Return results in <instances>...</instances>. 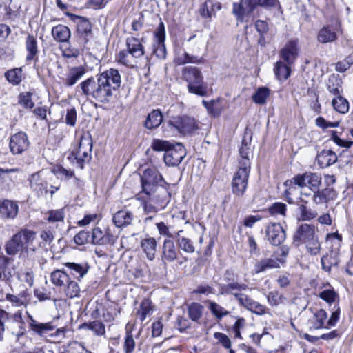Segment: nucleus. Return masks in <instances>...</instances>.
Wrapping results in <instances>:
<instances>
[{
    "label": "nucleus",
    "mask_w": 353,
    "mask_h": 353,
    "mask_svg": "<svg viewBox=\"0 0 353 353\" xmlns=\"http://www.w3.org/2000/svg\"><path fill=\"white\" fill-rule=\"evenodd\" d=\"M36 240L35 232L22 228L6 242V253L9 256L18 255L25 265H32L38 259L39 254V248L35 244Z\"/></svg>",
    "instance_id": "1"
},
{
    "label": "nucleus",
    "mask_w": 353,
    "mask_h": 353,
    "mask_svg": "<svg viewBox=\"0 0 353 353\" xmlns=\"http://www.w3.org/2000/svg\"><path fill=\"white\" fill-rule=\"evenodd\" d=\"M78 88L86 99L94 100L99 103H108L113 97L111 92L97 74L81 82Z\"/></svg>",
    "instance_id": "2"
},
{
    "label": "nucleus",
    "mask_w": 353,
    "mask_h": 353,
    "mask_svg": "<svg viewBox=\"0 0 353 353\" xmlns=\"http://www.w3.org/2000/svg\"><path fill=\"white\" fill-rule=\"evenodd\" d=\"M126 49L121 50L116 56L118 63L130 68L134 67L137 60L144 55V47L141 41L134 37L125 39Z\"/></svg>",
    "instance_id": "3"
},
{
    "label": "nucleus",
    "mask_w": 353,
    "mask_h": 353,
    "mask_svg": "<svg viewBox=\"0 0 353 353\" xmlns=\"http://www.w3.org/2000/svg\"><path fill=\"white\" fill-rule=\"evenodd\" d=\"M182 76L188 83L187 89L190 93L201 97H205L208 94V85L204 82L202 72L198 68H184Z\"/></svg>",
    "instance_id": "4"
},
{
    "label": "nucleus",
    "mask_w": 353,
    "mask_h": 353,
    "mask_svg": "<svg viewBox=\"0 0 353 353\" xmlns=\"http://www.w3.org/2000/svg\"><path fill=\"white\" fill-rule=\"evenodd\" d=\"M250 163L245 161L243 166H238L232 181V192L237 196H243L245 194L250 172Z\"/></svg>",
    "instance_id": "5"
},
{
    "label": "nucleus",
    "mask_w": 353,
    "mask_h": 353,
    "mask_svg": "<svg viewBox=\"0 0 353 353\" xmlns=\"http://www.w3.org/2000/svg\"><path fill=\"white\" fill-rule=\"evenodd\" d=\"M340 310L332 311L327 319V314L325 310H316L310 319V328L320 329L334 326L339 319Z\"/></svg>",
    "instance_id": "6"
},
{
    "label": "nucleus",
    "mask_w": 353,
    "mask_h": 353,
    "mask_svg": "<svg viewBox=\"0 0 353 353\" xmlns=\"http://www.w3.org/2000/svg\"><path fill=\"white\" fill-rule=\"evenodd\" d=\"M162 175L154 168H148L144 170L141 176L142 192L150 194L152 189L157 188L156 185L163 181Z\"/></svg>",
    "instance_id": "7"
},
{
    "label": "nucleus",
    "mask_w": 353,
    "mask_h": 353,
    "mask_svg": "<svg viewBox=\"0 0 353 353\" xmlns=\"http://www.w3.org/2000/svg\"><path fill=\"white\" fill-rule=\"evenodd\" d=\"M169 126L181 134H189L198 128L194 118L188 116L172 117L168 122Z\"/></svg>",
    "instance_id": "8"
},
{
    "label": "nucleus",
    "mask_w": 353,
    "mask_h": 353,
    "mask_svg": "<svg viewBox=\"0 0 353 353\" xmlns=\"http://www.w3.org/2000/svg\"><path fill=\"white\" fill-rule=\"evenodd\" d=\"M97 75L109 91L111 92L112 95L115 91H117L120 88L121 85V77L118 70L110 68L97 74Z\"/></svg>",
    "instance_id": "9"
},
{
    "label": "nucleus",
    "mask_w": 353,
    "mask_h": 353,
    "mask_svg": "<svg viewBox=\"0 0 353 353\" xmlns=\"http://www.w3.org/2000/svg\"><path fill=\"white\" fill-rule=\"evenodd\" d=\"M265 237L271 245L278 246L284 241L286 235L280 223H270L265 228Z\"/></svg>",
    "instance_id": "10"
},
{
    "label": "nucleus",
    "mask_w": 353,
    "mask_h": 353,
    "mask_svg": "<svg viewBox=\"0 0 353 353\" xmlns=\"http://www.w3.org/2000/svg\"><path fill=\"white\" fill-rule=\"evenodd\" d=\"M186 155L185 149L181 143L172 145L164 154V162L169 166L178 165Z\"/></svg>",
    "instance_id": "11"
},
{
    "label": "nucleus",
    "mask_w": 353,
    "mask_h": 353,
    "mask_svg": "<svg viewBox=\"0 0 353 353\" xmlns=\"http://www.w3.org/2000/svg\"><path fill=\"white\" fill-rule=\"evenodd\" d=\"M295 184L300 187H308L312 191L319 189L321 176L315 172H305L294 178Z\"/></svg>",
    "instance_id": "12"
},
{
    "label": "nucleus",
    "mask_w": 353,
    "mask_h": 353,
    "mask_svg": "<svg viewBox=\"0 0 353 353\" xmlns=\"http://www.w3.org/2000/svg\"><path fill=\"white\" fill-rule=\"evenodd\" d=\"M232 6V13L236 19L241 21L245 17L251 16L257 8L256 3L254 0H241L239 3H234Z\"/></svg>",
    "instance_id": "13"
},
{
    "label": "nucleus",
    "mask_w": 353,
    "mask_h": 353,
    "mask_svg": "<svg viewBox=\"0 0 353 353\" xmlns=\"http://www.w3.org/2000/svg\"><path fill=\"white\" fill-rule=\"evenodd\" d=\"M30 142L27 134L23 132H19L10 138L9 147L13 154H20L28 150Z\"/></svg>",
    "instance_id": "14"
},
{
    "label": "nucleus",
    "mask_w": 353,
    "mask_h": 353,
    "mask_svg": "<svg viewBox=\"0 0 353 353\" xmlns=\"http://www.w3.org/2000/svg\"><path fill=\"white\" fill-rule=\"evenodd\" d=\"M315 226L312 224L303 223L299 225L293 235V244L299 247L315 236Z\"/></svg>",
    "instance_id": "15"
},
{
    "label": "nucleus",
    "mask_w": 353,
    "mask_h": 353,
    "mask_svg": "<svg viewBox=\"0 0 353 353\" xmlns=\"http://www.w3.org/2000/svg\"><path fill=\"white\" fill-rule=\"evenodd\" d=\"M299 54L298 40L293 39L288 41L281 50L280 57L288 65H292L297 59Z\"/></svg>",
    "instance_id": "16"
},
{
    "label": "nucleus",
    "mask_w": 353,
    "mask_h": 353,
    "mask_svg": "<svg viewBox=\"0 0 353 353\" xmlns=\"http://www.w3.org/2000/svg\"><path fill=\"white\" fill-rule=\"evenodd\" d=\"M161 259L164 263H171L177 259L179 250L170 239H165L162 245Z\"/></svg>",
    "instance_id": "17"
},
{
    "label": "nucleus",
    "mask_w": 353,
    "mask_h": 353,
    "mask_svg": "<svg viewBox=\"0 0 353 353\" xmlns=\"http://www.w3.org/2000/svg\"><path fill=\"white\" fill-rule=\"evenodd\" d=\"M28 180L31 190L37 196H43L48 193V182L41 177L39 172L30 175Z\"/></svg>",
    "instance_id": "18"
},
{
    "label": "nucleus",
    "mask_w": 353,
    "mask_h": 353,
    "mask_svg": "<svg viewBox=\"0 0 353 353\" xmlns=\"http://www.w3.org/2000/svg\"><path fill=\"white\" fill-rule=\"evenodd\" d=\"M152 192L150 194H144L161 209H164L170 201V192L163 188H156L152 189Z\"/></svg>",
    "instance_id": "19"
},
{
    "label": "nucleus",
    "mask_w": 353,
    "mask_h": 353,
    "mask_svg": "<svg viewBox=\"0 0 353 353\" xmlns=\"http://www.w3.org/2000/svg\"><path fill=\"white\" fill-rule=\"evenodd\" d=\"M221 9V3L220 2L207 0L201 4L199 12L202 18L210 21L212 17L216 15L217 11Z\"/></svg>",
    "instance_id": "20"
},
{
    "label": "nucleus",
    "mask_w": 353,
    "mask_h": 353,
    "mask_svg": "<svg viewBox=\"0 0 353 353\" xmlns=\"http://www.w3.org/2000/svg\"><path fill=\"white\" fill-rule=\"evenodd\" d=\"M80 21L77 23V34L79 37L80 44L84 46L89 41L92 35L91 23L88 19L79 17Z\"/></svg>",
    "instance_id": "21"
},
{
    "label": "nucleus",
    "mask_w": 353,
    "mask_h": 353,
    "mask_svg": "<svg viewBox=\"0 0 353 353\" xmlns=\"http://www.w3.org/2000/svg\"><path fill=\"white\" fill-rule=\"evenodd\" d=\"M19 206L14 201L3 200L0 201V216L3 219H13L18 214Z\"/></svg>",
    "instance_id": "22"
},
{
    "label": "nucleus",
    "mask_w": 353,
    "mask_h": 353,
    "mask_svg": "<svg viewBox=\"0 0 353 353\" xmlns=\"http://www.w3.org/2000/svg\"><path fill=\"white\" fill-rule=\"evenodd\" d=\"M85 72V68L81 65L72 67L63 79V84L68 87L73 86L83 77Z\"/></svg>",
    "instance_id": "23"
},
{
    "label": "nucleus",
    "mask_w": 353,
    "mask_h": 353,
    "mask_svg": "<svg viewBox=\"0 0 353 353\" xmlns=\"http://www.w3.org/2000/svg\"><path fill=\"white\" fill-rule=\"evenodd\" d=\"M68 268V274L72 275L74 279L81 280L88 272L90 266L88 263H77L68 262L64 264Z\"/></svg>",
    "instance_id": "24"
},
{
    "label": "nucleus",
    "mask_w": 353,
    "mask_h": 353,
    "mask_svg": "<svg viewBox=\"0 0 353 353\" xmlns=\"http://www.w3.org/2000/svg\"><path fill=\"white\" fill-rule=\"evenodd\" d=\"M51 34L53 39L59 43H67L71 37L70 28L63 24H59L52 27Z\"/></svg>",
    "instance_id": "25"
},
{
    "label": "nucleus",
    "mask_w": 353,
    "mask_h": 353,
    "mask_svg": "<svg viewBox=\"0 0 353 353\" xmlns=\"http://www.w3.org/2000/svg\"><path fill=\"white\" fill-rule=\"evenodd\" d=\"M280 260L278 259L265 258L257 261L254 266V272L255 274H259L267 271L269 269L280 268Z\"/></svg>",
    "instance_id": "26"
},
{
    "label": "nucleus",
    "mask_w": 353,
    "mask_h": 353,
    "mask_svg": "<svg viewBox=\"0 0 353 353\" xmlns=\"http://www.w3.org/2000/svg\"><path fill=\"white\" fill-rule=\"evenodd\" d=\"M28 317L30 319L29 325L30 329L41 336H46L49 332L54 330L56 327L51 322L42 323L34 320L30 315H28Z\"/></svg>",
    "instance_id": "27"
},
{
    "label": "nucleus",
    "mask_w": 353,
    "mask_h": 353,
    "mask_svg": "<svg viewBox=\"0 0 353 353\" xmlns=\"http://www.w3.org/2000/svg\"><path fill=\"white\" fill-rule=\"evenodd\" d=\"M203 59L196 55H191L184 50H179L175 56L174 62L179 65L185 63L199 64L203 63Z\"/></svg>",
    "instance_id": "28"
},
{
    "label": "nucleus",
    "mask_w": 353,
    "mask_h": 353,
    "mask_svg": "<svg viewBox=\"0 0 353 353\" xmlns=\"http://www.w3.org/2000/svg\"><path fill=\"white\" fill-rule=\"evenodd\" d=\"M337 156L331 150H323L317 156L316 161L321 168L329 167L337 161Z\"/></svg>",
    "instance_id": "29"
},
{
    "label": "nucleus",
    "mask_w": 353,
    "mask_h": 353,
    "mask_svg": "<svg viewBox=\"0 0 353 353\" xmlns=\"http://www.w3.org/2000/svg\"><path fill=\"white\" fill-rule=\"evenodd\" d=\"M337 38L334 28L326 26L321 28L318 32L317 40L321 43H327L334 41Z\"/></svg>",
    "instance_id": "30"
},
{
    "label": "nucleus",
    "mask_w": 353,
    "mask_h": 353,
    "mask_svg": "<svg viewBox=\"0 0 353 353\" xmlns=\"http://www.w3.org/2000/svg\"><path fill=\"white\" fill-rule=\"evenodd\" d=\"M26 49L27 51L26 57L27 61L37 60L39 53L38 44L37 39L33 35L29 34L27 37L26 40Z\"/></svg>",
    "instance_id": "31"
},
{
    "label": "nucleus",
    "mask_w": 353,
    "mask_h": 353,
    "mask_svg": "<svg viewBox=\"0 0 353 353\" xmlns=\"http://www.w3.org/2000/svg\"><path fill=\"white\" fill-rule=\"evenodd\" d=\"M157 246V241L153 237L143 239L141 242V247L150 261H152L155 258Z\"/></svg>",
    "instance_id": "32"
},
{
    "label": "nucleus",
    "mask_w": 353,
    "mask_h": 353,
    "mask_svg": "<svg viewBox=\"0 0 353 353\" xmlns=\"http://www.w3.org/2000/svg\"><path fill=\"white\" fill-rule=\"evenodd\" d=\"M339 253L336 250H330L329 253L321 258L322 268L326 272H330L332 266H337L339 263Z\"/></svg>",
    "instance_id": "33"
},
{
    "label": "nucleus",
    "mask_w": 353,
    "mask_h": 353,
    "mask_svg": "<svg viewBox=\"0 0 353 353\" xmlns=\"http://www.w3.org/2000/svg\"><path fill=\"white\" fill-rule=\"evenodd\" d=\"M132 220L133 214L128 210H119L113 216V222L118 228L130 225Z\"/></svg>",
    "instance_id": "34"
},
{
    "label": "nucleus",
    "mask_w": 353,
    "mask_h": 353,
    "mask_svg": "<svg viewBox=\"0 0 353 353\" xmlns=\"http://www.w3.org/2000/svg\"><path fill=\"white\" fill-rule=\"evenodd\" d=\"M163 121V114L159 110H153L146 118L144 125L147 129L152 130L159 127Z\"/></svg>",
    "instance_id": "35"
},
{
    "label": "nucleus",
    "mask_w": 353,
    "mask_h": 353,
    "mask_svg": "<svg viewBox=\"0 0 353 353\" xmlns=\"http://www.w3.org/2000/svg\"><path fill=\"white\" fill-rule=\"evenodd\" d=\"M181 232L183 230H179L175 235L178 246L185 253H193L195 251L193 241L189 238L181 236Z\"/></svg>",
    "instance_id": "36"
},
{
    "label": "nucleus",
    "mask_w": 353,
    "mask_h": 353,
    "mask_svg": "<svg viewBox=\"0 0 353 353\" xmlns=\"http://www.w3.org/2000/svg\"><path fill=\"white\" fill-rule=\"evenodd\" d=\"M70 279L68 272L59 269L53 271L50 274V281L57 286H65Z\"/></svg>",
    "instance_id": "37"
},
{
    "label": "nucleus",
    "mask_w": 353,
    "mask_h": 353,
    "mask_svg": "<svg viewBox=\"0 0 353 353\" xmlns=\"http://www.w3.org/2000/svg\"><path fill=\"white\" fill-rule=\"evenodd\" d=\"M291 65L283 61H277L275 64L274 71L277 79L280 81L286 80L290 75Z\"/></svg>",
    "instance_id": "38"
},
{
    "label": "nucleus",
    "mask_w": 353,
    "mask_h": 353,
    "mask_svg": "<svg viewBox=\"0 0 353 353\" xmlns=\"http://www.w3.org/2000/svg\"><path fill=\"white\" fill-rule=\"evenodd\" d=\"M137 200L142 201L144 212L147 214H155L159 210H162L155 203H153L148 196H141V194L136 196Z\"/></svg>",
    "instance_id": "39"
},
{
    "label": "nucleus",
    "mask_w": 353,
    "mask_h": 353,
    "mask_svg": "<svg viewBox=\"0 0 353 353\" xmlns=\"http://www.w3.org/2000/svg\"><path fill=\"white\" fill-rule=\"evenodd\" d=\"M327 88L330 93L332 94L334 97L341 94L343 92L341 79L334 75L330 77L327 83Z\"/></svg>",
    "instance_id": "40"
},
{
    "label": "nucleus",
    "mask_w": 353,
    "mask_h": 353,
    "mask_svg": "<svg viewBox=\"0 0 353 353\" xmlns=\"http://www.w3.org/2000/svg\"><path fill=\"white\" fill-rule=\"evenodd\" d=\"M332 105L334 109L341 114H345L349 111V102L343 97L342 94L332 99Z\"/></svg>",
    "instance_id": "41"
},
{
    "label": "nucleus",
    "mask_w": 353,
    "mask_h": 353,
    "mask_svg": "<svg viewBox=\"0 0 353 353\" xmlns=\"http://www.w3.org/2000/svg\"><path fill=\"white\" fill-rule=\"evenodd\" d=\"M135 341L132 335V329L128 323L125 327L123 350L125 353H132L135 349Z\"/></svg>",
    "instance_id": "42"
},
{
    "label": "nucleus",
    "mask_w": 353,
    "mask_h": 353,
    "mask_svg": "<svg viewBox=\"0 0 353 353\" xmlns=\"http://www.w3.org/2000/svg\"><path fill=\"white\" fill-rule=\"evenodd\" d=\"M5 77L12 85H19L23 78L21 68H16L8 70L5 73Z\"/></svg>",
    "instance_id": "43"
},
{
    "label": "nucleus",
    "mask_w": 353,
    "mask_h": 353,
    "mask_svg": "<svg viewBox=\"0 0 353 353\" xmlns=\"http://www.w3.org/2000/svg\"><path fill=\"white\" fill-rule=\"evenodd\" d=\"M92 241L94 244L105 245L109 243V235L105 234L100 228L92 230Z\"/></svg>",
    "instance_id": "44"
},
{
    "label": "nucleus",
    "mask_w": 353,
    "mask_h": 353,
    "mask_svg": "<svg viewBox=\"0 0 353 353\" xmlns=\"http://www.w3.org/2000/svg\"><path fill=\"white\" fill-rule=\"evenodd\" d=\"M46 220L50 223L62 222L65 218V212L63 209L51 210L46 214Z\"/></svg>",
    "instance_id": "45"
},
{
    "label": "nucleus",
    "mask_w": 353,
    "mask_h": 353,
    "mask_svg": "<svg viewBox=\"0 0 353 353\" xmlns=\"http://www.w3.org/2000/svg\"><path fill=\"white\" fill-rule=\"evenodd\" d=\"M81 327L92 331L97 336H102L105 332V325L99 321L85 323L81 325Z\"/></svg>",
    "instance_id": "46"
},
{
    "label": "nucleus",
    "mask_w": 353,
    "mask_h": 353,
    "mask_svg": "<svg viewBox=\"0 0 353 353\" xmlns=\"http://www.w3.org/2000/svg\"><path fill=\"white\" fill-rule=\"evenodd\" d=\"M250 143L247 141L246 139L244 138L242 141L241 145L239 148V154L241 159L239 161V165L243 166V163H245V161H248V163H250Z\"/></svg>",
    "instance_id": "47"
},
{
    "label": "nucleus",
    "mask_w": 353,
    "mask_h": 353,
    "mask_svg": "<svg viewBox=\"0 0 353 353\" xmlns=\"http://www.w3.org/2000/svg\"><path fill=\"white\" fill-rule=\"evenodd\" d=\"M247 288V285L245 284H240L238 283H232L228 284H220L219 290L221 293H232L235 295L236 293H234V291H240L242 290H245Z\"/></svg>",
    "instance_id": "48"
},
{
    "label": "nucleus",
    "mask_w": 353,
    "mask_h": 353,
    "mask_svg": "<svg viewBox=\"0 0 353 353\" xmlns=\"http://www.w3.org/2000/svg\"><path fill=\"white\" fill-rule=\"evenodd\" d=\"M202 103L210 114L217 117L221 114V108L219 100H211L210 101L203 100Z\"/></svg>",
    "instance_id": "49"
},
{
    "label": "nucleus",
    "mask_w": 353,
    "mask_h": 353,
    "mask_svg": "<svg viewBox=\"0 0 353 353\" xmlns=\"http://www.w3.org/2000/svg\"><path fill=\"white\" fill-rule=\"evenodd\" d=\"M52 172L62 180H69L74 176V171L69 169L67 170L62 165H57L53 168Z\"/></svg>",
    "instance_id": "50"
},
{
    "label": "nucleus",
    "mask_w": 353,
    "mask_h": 353,
    "mask_svg": "<svg viewBox=\"0 0 353 353\" xmlns=\"http://www.w3.org/2000/svg\"><path fill=\"white\" fill-rule=\"evenodd\" d=\"M270 95L268 88L263 87L259 88L252 96V100L257 104H264L266 102L268 97Z\"/></svg>",
    "instance_id": "51"
},
{
    "label": "nucleus",
    "mask_w": 353,
    "mask_h": 353,
    "mask_svg": "<svg viewBox=\"0 0 353 353\" xmlns=\"http://www.w3.org/2000/svg\"><path fill=\"white\" fill-rule=\"evenodd\" d=\"M65 287V293L67 296L70 298H74L78 296L80 292V288L77 282L74 281L69 280L68 283H66Z\"/></svg>",
    "instance_id": "52"
},
{
    "label": "nucleus",
    "mask_w": 353,
    "mask_h": 353,
    "mask_svg": "<svg viewBox=\"0 0 353 353\" xmlns=\"http://www.w3.org/2000/svg\"><path fill=\"white\" fill-rule=\"evenodd\" d=\"M8 299L13 303V307H27L28 299L26 296V293H23L20 295H12L9 294L7 296Z\"/></svg>",
    "instance_id": "53"
},
{
    "label": "nucleus",
    "mask_w": 353,
    "mask_h": 353,
    "mask_svg": "<svg viewBox=\"0 0 353 353\" xmlns=\"http://www.w3.org/2000/svg\"><path fill=\"white\" fill-rule=\"evenodd\" d=\"M235 298L240 305L245 309H253L258 307L257 303L250 299L247 295L243 294H235Z\"/></svg>",
    "instance_id": "54"
},
{
    "label": "nucleus",
    "mask_w": 353,
    "mask_h": 353,
    "mask_svg": "<svg viewBox=\"0 0 353 353\" xmlns=\"http://www.w3.org/2000/svg\"><path fill=\"white\" fill-rule=\"evenodd\" d=\"M319 297L329 304L334 303L339 298L333 288L325 289L319 294Z\"/></svg>",
    "instance_id": "55"
},
{
    "label": "nucleus",
    "mask_w": 353,
    "mask_h": 353,
    "mask_svg": "<svg viewBox=\"0 0 353 353\" xmlns=\"http://www.w3.org/2000/svg\"><path fill=\"white\" fill-rule=\"evenodd\" d=\"M304 243L306 245L307 252L312 255H316L320 252L321 245L316 235L312 237V239H310Z\"/></svg>",
    "instance_id": "56"
},
{
    "label": "nucleus",
    "mask_w": 353,
    "mask_h": 353,
    "mask_svg": "<svg viewBox=\"0 0 353 353\" xmlns=\"http://www.w3.org/2000/svg\"><path fill=\"white\" fill-rule=\"evenodd\" d=\"M32 95L30 92H21L19 96V103L25 108H32L34 104L32 99Z\"/></svg>",
    "instance_id": "57"
},
{
    "label": "nucleus",
    "mask_w": 353,
    "mask_h": 353,
    "mask_svg": "<svg viewBox=\"0 0 353 353\" xmlns=\"http://www.w3.org/2000/svg\"><path fill=\"white\" fill-rule=\"evenodd\" d=\"M164 41H165L155 39V42L153 44L154 54L159 59H165L166 57V49Z\"/></svg>",
    "instance_id": "58"
},
{
    "label": "nucleus",
    "mask_w": 353,
    "mask_h": 353,
    "mask_svg": "<svg viewBox=\"0 0 353 353\" xmlns=\"http://www.w3.org/2000/svg\"><path fill=\"white\" fill-rule=\"evenodd\" d=\"M91 152L92 150H83V151H77L75 153V159L77 160V163L79 165L81 169L83 168V163L85 162H88L91 159Z\"/></svg>",
    "instance_id": "59"
},
{
    "label": "nucleus",
    "mask_w": 353,
    "mask_h": 353,
    "mask_svg": "<svg viewBox=\"0 0 353 353\" xmlns=\"http://www.w3.org/2000/svg\"><path fill=\"white\" fill-rule=\"evenodd\" d=\"M88 150H92V140L91 136L87 133L81 136L77 151H88Z\"/></svg>",
    "instance_id": "60"
},
{
    "label": "nucleus",
    "mask_w": 353,
    "mask_h": 353,
    "mask_svg": "<svg viewBox=\"0 0 353 353\" xmlns=\"http://www.w3.org/2000/svg\"><path fill=\"white\" fill-rule=\"evenodd\" d=\"M353 65V56L350 55L336 63L335 69L339 72H344Z\"/></svg>",
    "instance_id": "61"
},
{
    "label": "nucleus",
    "mask_w": 353,
    "mask_h": 353,
    "mask_svg": "<svg viewBox=\"0 0 353 353\" xmlns=\"http://www.w3.org/2000/svg\"><path fill=\"white\" fill-rule=\"evenodd\" d=\"M172 145L168 141L154 139L152 143L151 148L157 152L165 151L166 152Z\"/></svg>",
    "instance_id": "62"
},
{
    "label": "nucleus",
    "mask_w": 353,
    "mask_h": 353,
    "mask_svg": "<svg viewBox=\"0 0 353 353\" xmlns=\"http://www.w3.org/2000/svg\"><path fill=\"white\" fill-rule=\"evenodd\" d=\"M268 212L271 215H285L286 212V205L283 203L276 202L273 203L268 208Z\"/></svg>",
    "instance_id": "63"
},
{
    "label": "nucleus",
    "mask_w": 353,
    "mask_h": 353,
    "mask_svg": "<svg viewBox=\"0 0 353 353\" xmlns=\"http://www.w3.org/2000/svg\"><path fill=\"white\" fill-rule=\"evenodd\" d=\"M157 228L160 235L167 236L168 239L174 237L172 233L170 231L169 227L164 222L156 223Z\"/></svg>",
    "instance_id": "64"
}]
</instances>
